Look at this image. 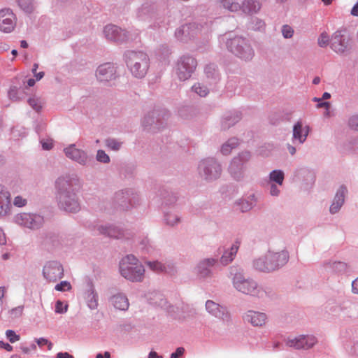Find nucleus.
<instances>
[{"mask_svg": "<svg viewBox=\"0 0 358 358\" xmlns=\"http://www.w3.org/2000/svg\"><path fill=\"white\" fill-rule=\"evenodd\" d=\"M78 179L71 175L59 177L55 181L56 199L60 209L69 213L80 210L78 198L76 192Z\"/></svg>", "mask_w": 358, "mask_h": 358, "instance_id": "obj_1", "label": "nucleus"}, {"mask_svg": "<svg viewBox=\"0 0 358 358\" xmlns=\"http://www.w3.org/2000/svg\"><path fill=\"white\" fill-rule=\"evenodd\" d=\"M289 259V252L285 250L279 252L268 250L264 256L255 259L252 266L257 271L268 273L283 267Z\"/></svg>", "mask_w": 358, "mask_h": 358, "instance_id": "obj_2", "label": "nucleus"}, {"mask_svg": "<svg viewBox=\"0 0 358 358\" xmlns=\"http://www.w3.org/2000/svg\"><path fill=\"white\" fill-rule=\"evenodd\" d=\"M235 270L236 269L231 268L230 273L234 275L232 284L238 292L259 299L266 295L265 290L254 279L246 278L244 273L241 271L234 273Z\"/></svg>", "mask_w": 358, "mask_h": 358, "instance_id": "obj_3", "label": "nucleus"}, {"mask_svg": "<svg viewBox=\"0 0 358 358\" xmlns=\"http://www.w3.org/2000/svg\"><path fill=\"white\" fill-rule=\"evenodd\" d=\"M124 58L133 76L136 78H143L145 76L150 66V59L146 53L127 50L124 54Z\"/></svg>", "mask_w": 358, "mask_h": 358, "instance_id": "obj_4", "label": "nucleus"}, {"mask_svg": "<svg viewBox=\"0 0 358 358\" xmlns=\"http://www.w3.org/2000/svg\"><path fill=\"white\" fill-rule=\"evenodd\" d=\"M226 38L227 48L234 56L245 62L252 59L255 50L247 38L241 36H231V34H229V37Z\"/></svg>", "mask_w": 358, "mask_h": 358, "instance_id": "obj_5", "label": "nucleus"}, {"mask_svg": "<svg viewBox=\"0 0 358 358\" xmlns=\"http://www.w3.org/2000/svg\"><path fill=\"white\" fill-rule=\"evenodd\" d=\"M120 272L122 277L131 282H141L145 268L134 255H128L120 262Z\"/></svg>", "mask_w": 358, "mask_h": 358, "instance_id": "obj_6", "label": "nucleus"}, {"mask_svg": "<svg viewBox=\"0 0 358 358\" xmlns=\"http://www.w3.org/2000/svg\"><path fill=\"white\" fill-rule=\"evenodd\" d=\"M169 113L162 109H155L148 113L142 120V127L146 132L155 134L166 125Z\"/></svg>", "mask_w": 358, "mask_h": 358, "instance_id": "obj_7", "label": "nucleus"}, {"mask_svg": "<svg viewBox=\"0 0 358 358\" xmlns=\"http://www.w3.org/2000/svg\"><path fill=\"white\" fill-rule=\"evenodd\" d=\"M197 171L202 180L210 182L221 176L222 168L221 164L215 158L207 157L199 162Z\"/></svg>", "mask_w": 358, "mask_h": 358, "instance_id": "obj_8", "label": "nucleus"}, {"mask_svg": "<svg viewBox=\"0 0 358 358\" xmlns=\"http://www.w3.org/2000/svg\"><path fill=\"white\" fill-rule=\"evenodd\" d=\"M140 197L133 189H124L115 193L114 207L120 210H129L139 203Z\"/></svg>", "mask_w": 358, "mask_h": 358, "instance_id": "obj_9", "label": "nucleus"}, {"mask_svg": "<svg viewBox=\"0 0 358 358\" xmlns=\"http://www.w3.org/2000/svg\"><path fill=\"white\" fill-rule=\"evenodd\" d=\"M197 66L196 59L187 54L180 57L176 65V73L178 79L181 81H185L189 79Z\"/></svg>", "mask_w": 358, "mask_h": 358, "instance_id": "obj_10", "label": "nucleus"}, {"mask_svg": "<svg viewBox=\"0 0 358 358\" xmlns=\"http://www.w3.org/2000/svg\"><path fill=\"white\" fill-rule=\"evenodd\" d=\"M224 8L230 12L242 10L245 14H253L257 13L260 9V4L255 0H245L242 5L233 0H218Z\"/></svg>", "mask_w": 358, "mask_h": 358, "instance_id": "obj_11", "label": "nucleus"}, {"mask_svg": "<svg viewBox=\"0 0 358 358\" xmlns=\"http://www.w3.org/2000/svg\"><path fill=\"white\" fill-rule=\"evenodd\" d=\"M65 156L83 166H92L94 164V159L92 155H89L85 150L78 149L76 144H70L64 148Z\"/></svg>", "mask_w": 358, "mask_h": 358, "instance_id": "obj_12", "label": "nucleus"}, {"mask_svg": "<svg viewBox=\"0 0 358 358\" xmlns=\"http://www.w3.org/2000/svg\"><path fill=\"white\" fill-rule=\"evenodd\" d=\"M250 159L251 153L249 151H243L231 159L228 170L235 180H239L243 178L246 164Z\"/></svg>", "mask_w": 358, "mask_h": 358, "instance_id": "obj_13", "label": "nucleus"}, {"mask_svg": "<svg viewBox=\"0 0 358 358\" xmlns=\"http://www.w3.org/2000/svg\"><path fill=\"white\" fill-rule=\"evenodd\" d=\"M86 227L89 228L94 235L102 234L114 238H122L125 236L124 231L115 225H103L100 224L98 221H94L87 222Z\"/></svg>", "mask_w": 358, "mask_h": 358, "instance_id": "obj_14", "label": "nucleus"}, {"mask_svg": "<svg viewBox=\"0 0 358 358\" xmlns=\"http://www.w3.org/2000/svg\"><path fill=\"white\" fill-rule=\"evenodd\" d=\"M13 222L23 227L30 229H38L42 227L44 219L39 214L21 213L13 217Z\"/></svg>", "mask_w": 358, "mask_h": 358, "instance_id": "obj_15", "label": "nucleus"}, {"mask_svg": "<svg viewBox=\"0 0 358 358\" xmlns=\"http://www.w3.org/2000/svg\"><path fill=\"white\" fill-rule=\"evenodd\" d=\"M331 49L338 55H349L352 45L350 38L342 34V31H336L331 37Z\"/></svg>", "mask_w": 358, "mask_h": 358, "instance_id": "obj_16", "label": "nucleus"}, {"mask_svg": "<svg viewBox=\"0 0 358 358\" xmlns=\"http://www.w3.org/2000/svg\"><path fill=\"white\" fill-rule=\"evenodd\" d=\"M217 259L203 258L200 259L194 268V273L199 280H208L213 277V269Z\"/></svg>", "mask_w": 358, "mask_h": 358, "instance_id": "obj_17", "label": "nucleus"}, {"mask_svg": "<svg viewBox=\"0 0 358 358\" xmlns=\"http://www.w3.org/2000/svg\"><path fill=\"white\" fill-rule=\"evenodd\" d=\"M43 275L50 282H56L64 277V268L58 261H48L43 268Z\"/></svg>", "mask_w": 358, "mask_h": 358, "instance_id": "obj_18", "label": "nucleus"}, {"mask_svg": "<svg viewBox=\"0 0 358 358\" xmlns=\"http://www.w3.org/2000/svg\"><path fill=\"white\" fill-rule=\"evenodd\" d=\"M161 13L159 5L152 2H145L136 10L137 18L143 21L158 19Z\"/></svg>", "mask_w": 358, "mask_h": 358, "instance_id": "obj_19", "label": "nucleus"}, {"mask_svg": "<svg viewBox=\"0 0 358 358\" xmlns=\"http://www.w3.org/2000/svg\"><path fill=\"white\" fill-rule=\"evenodd\" d=\"M95 75L99 82L109 83L117 78V67L110 62L102 64L97 67Z\"/></svg>", "mask_w": 358, "mask_h": 358, "instance_id": "obj_20", "label": "nucleus"}, {"mask_svg": "<svg viewBox=\"0 0 358 358\" xmlns=\"http://www.w3.org/2000/svg\"><path fill=\"white\" fill-rule=\"evenodd\" d=\"M207 312L216 318L221 320L224 324H229L231 322V314L225 306H222L212 300L206 302Z\"/></svg>", "mask_w": 358, "mask_h": 358, "instance_id": "obj_21", "label": "nucleus"}, {"mask_svg": "<svg viewBox=\"0 0 358 358\" xmlns=\"http://www.w3.org/2000/svg\"><path fill=\"white\" fill-rule=\"evenodd\" d=\"M317 342L313 335H300L294 338H288L286 341L287 346L296 350H308L313 348Z\"/></svg>", "mask_w": 358, "mask_h": 358, "instance_id": "obj_22", "label": "nucleus"}, {"mask_svg": "<svg viewBox=\"0 0 358 358\" xmlns=\"http://www.w3.org/2000/svg\"><path fill=\"white\" fill-rule=\"evenodd\" d=\"M103 35L108 41L122 43L129 39L128 31L114 24L105 26Z\"/></svg>", "mask_w": 358, "mask_h": 358, "instance_id": "obj_23", "label": "nucleus"}, {"mask_svg": "<svg viewBox=\"0 0 358 358\" xmlns=\"http://www.w3.org/2000/svg\"><path fill=\"white\" fill-rule=\"evenodd\" d=\"M294 180L301 183L303 188L310 187L315 181V175L313 171L306 168L301 167L296 169L294 172Z\"/></svg>", "mask_w": 358, "mask_h": 358, "instance_id": "obj_24", "label": "nucleus"}, {"mask_svg": "<svg viewBox=\"0 0 358 358\" xmlns=\"http://www.w3.org/2000/svg\"><path fill=\"white\" fill-rule=\"evenodd\" d=\"M16 25V17L10 8L0 10V31L10 33Z\"/></svg>", "mask_w": 358, "mask_h": 358, "instance_id": "obj_25", "label": "nucleus"}, {"mask_svg": "<svg viewBox=\"0 0 358 358\" xmlns=\"http://www.w3.org/2000/svg\"><path fill=\"white\" fill-rule=\"evenodd\" d=\"M200 31L199 24L196 22L185 24L178 27L175 31V36L178 40L187 42L194 37Z\"/></svg>", "mask_w": 358, "mask_h": 358, "instance_id": "obj_26", "label": "nucleus"}, {"mask_svg": "<svg viewBox=\"0 0 358 358\" xmlns=\"http://www.w3.org/2000/svg\"><path fill=\"white\" fill-rule=\"evenodd\" d=\"M348 192V189L344 185H342L338 187L329 207L330 214L335 215L340 211L345 203Z\"/></svg>", "mask_w": 358, "mask_h": 358, "instance_id": "obj_27", "label": "nucleus"}, {"mask_svg": "<svg viewBox=\"0 0 358 358\" xmlns=\"http://www.w3.org/2000/svg\"><path fill=\"white\" fill-rule=\"evenodd\" d=\"M243 320L253 327H262L266 322L267 315L262 312L249 310L243 314Z\"/></svg>", "mask_w": 358, "mask_h": 358, "instance_id": "obj_28", "label": "nucleus"}, {"mask_svg": "<svg viewBox=\"0 0 358 358\" xmlns=\"http://www.w3.org/2000/svg\"><path fill=\"white\" fill-rule=\"evenodd\" d=\"M11 208L10 193L4 186L0 185V218L10 215Z\"/></svg>", "mask_w": 358, "mask_h": 358, "instance_id": "obj_29", "label": "nucleus"}, {"mask_svg": "<svg viewBox=\"0 0 358 358\" xmlns=\"http://www.w3.org/2000/svg\"><path fill=\"white\" fill-rule=\"evenodd\" d=\"M85 299L87 307L90 310H96L99 306V295L95 289L92 280H89L87 282V289L85 292Z\"/></svg>", "mask_w": 358, "mask_h": 358, "instance_id": "obj_30", "label": "nucleus"}, {"mask_svg": "<svg viewBox=\"0 0 358 358\" xmlns=\"http://www.w3.org/2000/svg\"><path fill=\"white\" fill-rule=\"evenodd\" d=\"M109 301L114 306L115 309L125 311L128 310L129 306V300L127 296L123 293H117L113 295Z\"/></svg>", "mask_w": 358, "mask_h": 358, "instance_id": "obj_31", "label": "nucleus"}, {"mask_svg": "<svg viewBox=\"0 0 358 358\" xmlns=\"http://www.w3.org/2000/svg\"><path fill=\"white\" fill-rule=\"evenodd\" d=\"M308 134V127H306V129L304 130L303 128L302 122L301 121H298L296 124H294L293 127V143L299 142V144H302L304 143L307 138Z\"/></svg>", "mask_w": 358, "mask_h": 358, "instance_id": "obj_32", "label": "nucleus"}, {"mask_svg": "<svg viewBox=\"0 0 358 358\" xmlns=\"http://www.w3.org/2000/svg\"><path fill=\"white\" fill-rule=\"evenodd\" d=\"M324 269L328 273L343 274L348 270V265L343 262L329 261L324 264Z\"/></svg>", "mask_w": 358, "mask_h": 358, "instance_id": "obj_33", "label": "nucleus"}, {"mask_svg": "<svg viewBox=\"0 0 358 358\" xmlns=\"http://www.w3.org/2000/svg\"><path fill=\"white\" fill-rule=\"evenodd\" d=\"M204 73L210 84H216L220 80V73L217 66L214 64H209L206 66Z\"/></svg>", "mask_w": 358, "mask_h": 358, "instance_id": "obj_34", "label": "nucleus"}, {"mask_svg": "<svg viewBox=\"0 0 358 358\" xmlns=\"http://www.w3.org/2000/svg\"><path fill=\"white\" fill-rule=\"evenodd\" d=\"M241 119V113L239 111L229 112L226 113L222 120V128L228 129L239 122Z\"/></svg>", "mask_w": 358, "mask_h": 358, "instance_id": "obj_35", "label": "nucleus"}, {"mask_svg": "<svg viewBox=\"0 0 358 358\" xmlns=\"http://www.w3.org/2000/svg\"><path fill=\"white\" fill-rule=\"evenodd\" d=\"M238 244L239 242L236 241L234 244H233L231 246L230 248L225 250L224 251L220 259L221 264H222L223 266H227L233 261L238 252L239 248Z\"/></svg>", "mask_w": 358, "mask_h": 358, "instance_id": "obj_36", "label": "nucleus"}, {"mask_svg": "<svg viewBox=\"0 0 358 358\" xmlns=\"http://www.w3.org/2000/svg\"><path fill=\"white\" fill-rule=\"evenodd\" d=\"M43 244L48 250L58 247L60 244L59 235L55 232H47L45 234Z\"/></svg>", "mask_w": 358, "mask_h": 358, "instance_id": "obj_37", "label": "nucleus"}, {"mask_svg": "<svg viewBox=\"0 0 358 358\" xmlns=\"http://www.w3.org/2000/svg\"><path fill=\"white\" fill-rule=\"evenodd\" d=\"M236 205L242 213H246L252 209L256 205V198L254 194L250 195L245 199H241L237 201Z\"/></svg>", "mask_w": 358, "mask_h": 358, "instance_id": "obj_38", "label": "nucleus"}, {"mask_svg": "<svg viewBox=\"0 0 358 358\" xmlns=\"http://www.w3.org/2000/svg\"><path fill=\"white\" fill-rule=\"evenodd\" d=\"M162 205L165 206H171L178 201L177 193L171 190L164 189L161 193Z\"/></svg>", "mask_w": 358, "mask_h": 358, "instance_id": "obj_39", "label": "nucleus"}, {"mask_svg": "<svg viewBox=\"0 0 358 358\" xmlns=\"http://www.w3.org/2000/svg\"><path fill=\"white\" fill-rule=\"evenodd\" d=\"M163 220L166 225L174 227L181 222V216L178 213L164 211Z\"/></svg>", "mask_w": 358, "mask_h": 358, "instance_id": "obj_40", "label": "nucleus"}, {"mask_svg": "<svg viewBox=\"0 0 358 358\" xmlns=\"http://www.w3.org/2000/svg\"><path fill=\"white\" fill-rule=\"evenodd\" d=\"M190 113V117H206L211 110L209 105L200 106L198 108H189L187 109Z\"/></svg>", "mask_w": 358, "mask_h": 358, "instance_id": "obj_41", "label": "nucleus"}, {"mask_svg": "<svg viewBox=\"0 0 358 358\" xmlns=\"http://www.w3.org/2000/svg\"><path fill=\"white\" fill-rule=\"evenodd\" d=\"M285 179V173L283 171L280 169H275L270 172L268 175L269 182L278 183V185H282Z\"/></svg>", "mask_w": 358, "mask_h": 358, "instance_id": "obj_42", "label": "nucleus"}, {"mask_svg": "<svg viewBox=\"0 0 358 358\" xmlns=\"http://www.w3.org/2000/svg\"><path fill=\"white\" fill-rule=\"evenodd\" d=\"M238 145V139L236 138H229L226 143H224L220 149L222 155H228L231 153V150L236 148Z\"/></svg>", "mask_w": 358, "mask_h": 358, "instance_id": "obj_43", "label": "nucleus"}, {"mask_svg": "<svg viewBox=\"0 0 358 358\" xmlns=\"http://www.w3.org/2000/svg\"><path fill=\"white\" fill-rule=\"evenodd\" d=\"M146 265L148 268L156 273H167V266L159 261H148Z\"/></svg>", "mask_w": 358, "mask_h": 358, "instance_id": "obj_44", "label": "nucleus"}, {"mask_svg": "<svg viewBox=\"0 0 358 358\" xmlns=\"http://www.w3.org/2000/svg\"><path fill=\"white\" fill-rule=\"evenodd\" d=\"M105 146L113 151H119L123 144V142L114 138H108L104 141Z\"/></svg>", "mask_w": 358, "mask_h": 358, "instance_id": "obj_45", "label": "nucleus"}, {"mask_svg": "<svg viewBox=\"0 0 358 358\" xmlns=\"http://www.w3.org/2000/svg\"><path fill=\"white\" fill-rule=\"evenodd\" d=\"M27 102L29 105L37 113H39L44 106V101L42 99L37 96L30 97Z\"/></svg>", "mask_w": 358, "mask_h": 358, "instance_id": "obj_46", "label": "nucleus"}, {"mask_svg": "<svg viewBox=\"0 0 358 358\" xmlns=\"http://www.w3.org/2000/svg\"><path fill=\"white\" fill-rule=\"evenodd\" d=\"M192 90L201 97H205L209 94L208 88L199 83L194 84L192 87Z\"/></svg>", "mask_w": 358, "mask_h": 358, "instance_id": "obj_47", "label": "nucleus"}, {"mask_svg": "<svg viewBox=\"0 0 358 358\" xmlns=\"http://www.w3.org/2000/svg\"><path fill=\"white\" fill-rule=\"evenodd\" d=\"M155 299H150V303L159 306L161 308H166L167 306V301L164 298L163 295L160 293H155Z\"/></svg>", "mask_w": 358, "mask_h": 358, "instance_id": "obj_48", "label": "nucleus"}, {"mask_svg": "<svg viewBox=\"0 0 358 358\" xmlns=\"http://www.w3.org/2000/svg\"><path fill=\"white\" fill-rule=\"evenodd\" d=\"M265 27V22L264 20L258 18V17H252L251 18V21L250 23V28L255 31H262L264 30Z\"/></svg>", "mask_w": 358, "mask_h": 358, "instance_id": "obj_49", "label": "nucleus"}, {"mask_svg": "<svg viewBox=\"0 0 358 358\" xmlns=\"http://www.w3.org/2000/svg\"><path fill=\"white\" fill-rule=\"evenodd\" d=\"M19 6L26 13H30L34 9L33 0H17Z\"/></svg>", "mask_w": 358, "mask_h": 358, "instance_id": "obj_50", "label": "nucleus"}, {"mask_svg": "<svg viewBox=\"0 0 358 358\" xmlns=\"http://www.w3.org/2000/svg\"><path fill=\"white\" fill-rule=\"evenodd\" d=\"M348 126L350 129L358 131V113L349 117L348 120Z\"/></svg>", "mask_w": 358, "mask_h": 358, "instance_id": "obj_51", "label": "nucleus"}, {"mask_svg": "<svg viewBox=\"0 0 358 358\" xmlns=\"http://www.w3.org/2000/svg\"><path fill=\"white\" fill-rule=\"evenodd\" d=\"M96 159L100 163L108 164L110 162V157L103 150H98L96 155Z\"/></svg>", "mask_w": 358, "mask_h": 358, "instance_id": "obj_52", "label": "nucleus"}, {"mask_svg": "<svg viewBox=\"0 0 358 358\" xmlns=\"http://www.w3.org/2000/svg\"><path fill=\"white\" fill-rule=\"evenodd\" d=\"M268 185H269V194L272 196L277 197L280 194L281 190L280 187L282 185H278V183L269 182H268Z\"/></svg>", "mask_w": 358, "mask_h": 358, "instance_id": "obj_53", "label": "nucleus"}, {"mask_svg": "<svg viewBox=\"0 0 358 358\" xmlns=\"http://www.w3.org/2000/svg\"><path fill=\"white\" fill-rule=\"evenodd\" d=\"M330 40L327 33L322 32L317 39L318 45L321 48L327 47L329 44L330 45Z\"/></svg>", "mask_w": 358, "mask_h": 358, "instance_id": "obj_54", "label": "nucleus"}, {"mask_svg": "<svg viewBox=\"0 0 358 358\" xmlns=\"http://www.w3.org/2000/svg\"><path fill=\"white\" fill-rule=\"evenodd\" d=\"M24 306H19L15 308H12L9 310L10 317L12 319H16L20 317L23 313Z\"/></svg>", "mask_w": 358, "mask_h": 358, "instance_id": "obj_55", "label": "nucleus"}, {"mask_svg": "<svg viewBox=\"0 0 358 358\" xmlns=\"http://www.w3.org/2000/svg\"><path fill=\"white\" fill-rule=\"evenodd\" d=\"M6 336L7 339L11 343H14L20 339V335L17 334L15 331L8 329L6 331Z\"/></svg>", "mask_w": 358, "mask_h": 358, "instance_id": "obj_56", "label": "nucleus"}, {"mask_svg": "<svg viewBox=\"0 0 358 358\" xmlns=\"http://www.w3.org/2000/svg\"><path fill=\"white\" fill-rule=\"evenodd\" d=\"M282 34L285 38H290L293 36L294 30L287 24H285L282 27Z\"/></svg>", "mask_w": 358, "mask_h": 358, "instance_id": "obj_57", "label": "nucleus"}, {"mask_svg": "<svg viewBox=\"0 0 358 358\" xmlns=\"http://www.w3.org/2000/svg\"><path fill=\"white\" fill-rule=\"evenodd\" d=\"M55 289L59 292L68 291L71 289V285L68 281H62L56 285Z\"/></svg>", "mask_w": 358, "mask_h": 358, "instance_id": "obj_58", "label": "nucleus"}, {"mask_svg": "<svg viewBox=\"0 0 358 358\" xmlns=\"http://www.w3.org/2000/svg\"><path fill=\"white\" fill-rule=\"evenodd\" d=\"M67 310H68L67 304L64 305V303L62 301H60V300L57 301L56 304H55V313H59V314H63V313H65L67 311Z\"/></svg>", "mask_w": 358, "mask_h": 358, "instance_id": "obj_59", "label": "nucleus"}, {"mask_svg": "<svg viewBox=\"0 0 358 358\" xmlns=\"http://www.w3.org/2000/svg\"><path fill=\"white\" fill-rule=\"evenodd\" d=\"M36 342L41 348L43 345H47L48 350H51L53 346V344L45 338H36Z\"/></svg>", "mask_w": 358, "mask_h": 358, "instance_id": "obj_60", "label": "nucleus"}, {"mask_svg": "<svg viewBox=\"0 0 358 358\" xmlns=\"http://www.w3.org/2000/svg\"><path fill=\"white\" fill-rule=\"evenodd\" d=\"M18 94L19 90L16 87H10V90L8 91V96L10 99L13 101H18L21 99Z\"/></svg>", "mask_w": 358, "mask_h": 358, "instance_id": "obj_61", "label": "nucleus"}, {"mask_svg": "<svg viewBox=\"0 0 358 358\" xmlns=\"http://www.w3.org/2000/svg\"><path fill=\"white\" fill-rule=\"evenodd\" d=\"M27 203V200L22 198L21 196H15L13 201V204L17 207H23L26 206Z\"/></svg>", "mask_w": 358, "mask_h": 358, "instance_id": "obj_62", "label": "nucleus"}, {"mask_svg": "<svg viewBox=\"0 0 358 358\" xmlns=\"http://www.w3.org/2000/svg\"><path fill=\"white\" fill-rule=\"evenodd\" d=\"M40 143L42 145V148L45 150H50L52 148V140H45L41 139Z\"/></svg>", "mask_w": 358, "mask_h": 358, "instance_id": "obj_63", "label": "nucleus"}, {"mask_svg": "<svg viewBox=\"0 0 358 358\" xmlns=\"http://www.w3.org/2000/svg\"><path fill=\"white\" fill-rule=\"evenodd\" d=\"M184 352L185 348L182 347H179L174 352L171 353L170 358H180L184 355Z\"/></svg>", "mask_w": 358, "mask_h": 358, "instance_id": "obj_64", "label": "nucleus"}]
</instances>
